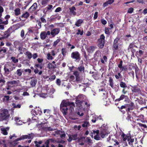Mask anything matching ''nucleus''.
I'll return each mask as SVG.
<instances>
[{
  "mask_svg": "<svg viewBox=\"0 0 147 147\" xmlns=\"http://www.w3.org/2000/svg\"><path fill=\"white\" fill-rule=\"evenodd\" d=\"M75 104L73 102H62L60 105V109L61 111H64L65 109L67 107H69V110L71 111L74 110L75 107Z\"/></svg>",
  "mask_w": 147,
  "mask_h": 147,
  "instance_id": "1",
  "label": "nucleus"
},
{
  "mask_svg": "<svg viewBox=\"0 0 147 147\" xmlns=\"http://www.w3.org/2000/svg\"><path fill=\"white\" fill-rule=\"evenodd\" d=\"M105 36L103 34H101L100 38L98 40L97 46L100 49H102L104 47L105 44Z\"/></svg>",
  "mask_w": 147,
  "mask_h": 147,
  "instance_id": "2",
  "label": "nucleus"
},
{
  "mask_svg": "<svg viewBox=\"0 0 147 147\" xmlns=\"http://www.w3.org/2000/svg\"><path fill=\"white\" fill-rule=\"evenodd\" d=\"M8 112L7 109L1 110L0 111V121L6 120L8 116Z\"/></svg>",
  "mask_w": 147,
  "mask_h": 147,
  "instance_id": "3",
  "label": "nucleus"
},
{
  "mask_svg": "<svg viewBox=\"0 0 147 147\" xmlns=\"http://www.w3.org/2000/svg\"><path fill=\"white\" fill-rule=\"evenodd\" d=\"M71 57L73 59L79 62L81 59L80 54L78 51H75L71 53Z\"/></svg>",
  "mask_w": 147,
  "mask_h": 147,
  "instance_id": "4",
  "label": "nucleus"
},
{
  "mask_svg": "<svg viewBox=\"0 0 147 147\" xmlns=\"http://www.w3.org/2000/svg\"><path fill=\"white\" fill-rule=\"evenodd\" d=\"M34 137V134L32 133L28 134V135H22L20 138H17V140L18 141H19L26 139H32Z\"/></svg>",
  "mask_w": 147,
  "mask_h": 147,
  "instance_id": "5",
  "label": "nucleus"
},
{
  "mask_svg": "<svg viewBox=\"0 0 147 147\" xmlns=\"http://www.w3.org/2000/svg\"><path fill=\"white\" fill-rule=\"evenodd\" d=\"M131 90L133 93L141 94L142 91L138 85L131 86Z\"/></svg>",
  "mask_w": 147,
  "mask_h": 147,
  "instance_id": "6",
  "label": "nucleus"
},
{
  "mask_svg": "<svg viewBox=\"0 0 147 147\" xmlns=\"http://www.w3.org/2000/svg\"><path fill=\"white\" fill-rule=\"evenodd\" d=\"M125 105L126 106V107H128V108L126 109V111L127 112H129L130 111L134 110L135 108V106L134 103L132 102H131L129 104Z\"/></svg>",
  "mask_w": 147,
  "mask_h": 147,
  "instance_id": "7",
  "label": "nucleus"
},
{
  "mask_svg": "<svg viewBox=\"0 0 147 147\" xmlns=\"http://www.w3.org/2000/svg\"><path fill=\"white\" fill-rule=\"evenodd\" d=\"M10 65V64H7L4 66V69L5 71V73L8 75L9 74L10 72L12 71L13 69H15V67H14L12 68H9L8 66H9Z\"/></svg>",
  "mask_w": 147,
  "mask_h": 147,
  "instance_id": "8",
  "label": "nucleus"
},
{
  "mask_svg": "<svg viewBox=\"0 0 147 147\" xmlns=\"http://www.w3.org/2000/svg\"><path fill=\"white\" fill-rule=\"evenodd\" d=\"M121 136L124 141H125L127 140L128 141H129L130 139L131 138V135L130 134H127L126 135H125V134L123 133Z\"/></svg>",
  "mask_w": 147,
  "mask_h": 147,
  "instance_id": "9",
  "label": "nucleus"
},
{
  "mask_svg": "<svg viewBox=\"0 0 147 147\" xmlns=\"http://www.w3.org/2000/svg\"><path fill=\"white\" fill-rule=\"evenodd\" d=\"M56 134L60 135V137L61 138H65L66 134L63 131H61L60 130H58L55 132Z\"/></svg>",
  "mask_w": 147,
  "mask_h": 147,
  "instance_id": "10",
  "label": "nucleus"
},
{
  "mask_svg": "<svg viewBox=\"0 0 147 147\" xmlns=\"http://www.w3.org/2000/svg\"><path fill=\"white\" fill-rule=\"evenodd\" d=\"M60 32V30L59 29L55 28L53 29L51 31V35L53 37H54L55 36L59 34Z\"/></svg>",
  "mask_w": 147,
  "mask_h": 147,
  "instance_id": "11",
  "label": "nucleus"
},
{
  "mask_svg": "<svg viewBox=\"0 0 147 147\" xmlns=\"http://www.w3.org/2000/svg\"><path fill=\"white\" fill-rule=\"evenodd\" d=\"M43 59H42L38 58L37 59V61L39 63L37 64V68H40V69L42 68L43 65L42 64V62Z\"/></svg>",
  "mask_w": 147,
  "mask_h": 147,
  "instance_id": "12",
  "label": "nucleus"
},
{
  "mask_svg": "<svg viewBox=\"0 0 147 147\" xmlns=\"http://www.w3.org/2000/svg\"><path fill=\"white\" fill-rule=\"evenodd\" d=\"M117 108L119 109V110L120 111L122 114H124L126 112V106L125 105H122L121 107H118Z\"/></svg>",
  "mask_w": 147,
  "mask_h": 147,
  "instance_id": "13",
  "label": "nucleus"
},
{
  "mask_svg": "<svg viewBox=\"0 0 147 147\" xmlns=\"http://www.w3.org/2000/svg\"><path fill=\"white\" fill-rule=\"evenodd\" d=\"M9 129V127H3L1 128V133L4 135H7L8 134L7 131Z\"/></svg>",
  "mask_w": 147,
  "mask_h": 147,
  "instance_id": "14",
  "label": "nucleus"
},
{
  "mask_svg": "<svg viewBox=\"0 0 147 147\" xmlns=\"http://www.w3.org/2000/svg\"><path fill=\"white\" fill-rule=\"evenodd\" d=\"M37 8V4L36 3H34L33 5L29 8V10L31 12L33 13L34 11V13L36 12V10Z\"/></svg>",
  "mask_w": 147,
  "mask_h": 147,
  "instance_id": "15",
  "label": "nucleus"
},
{
  "mask_svg": "<svg viewBox=\"0 0 147 147\" xmlns=\"http://www.w3.org/2000/svg\"><path fill=\"white\" fill-rule=\"evenodd\" d=\"M129 98V97L127 95H125L124 94H122L120 96V97L119 98L116 99L115 100V101H120L121 100H123L124 99H128Z\"/></svg>",
  "mask_w": 147,
  "mask_h": 147,
  "instance_id": "16",
  "label": "nucleus"
},
{
  "mask_svg": "<svg viewBox=\"0 0 147 147\" xmlns=\"http://www.w3.org/2000/svg\"><path fill=\"white\" fill-rule=\"evenodd\" d=\"M17 83V82L15 80L9 82L7 84L8 87H14L16 86Z\"/></svg>",
  "mask_w": 147,
  "mask_h": 147,
  "instance_id": "17",
  "label": "nucleus"
},
{
  "mask_svg": "<svg viewBox=\"0 0 147 147\" xmlns=\"http://www.w3.org/2000/svg\"><path fill=\"white\" fill-rule=\"evenodd\" d=\"M83 22V20L81 19H78L76 22L75 25L77 27H80L82 25Z\"/></svg>",
  "mask_w": 147,
  "mask_h": 147,
  "instance_id": "18",
  "label": "nucleus"
},
{
  "mask_svg": "<svg viewBox=\"0 0 147 147\" xmlns=\"http://www.w3.org/2000/svg\"><path fill=\"white\" fill-rule=\"evenodd\" d=\"M132 67L133 68L134 67L135 68L136 77L137 78H138V75H140V73L139 69L137 66L136 67H135V66H132Z\"/></svg>",
  "mask_w": 147,
  "mask_h": 147,
  "instance_id": "19",
  "label": "nucleus"
},
{
  "mask_svg": "<svg viewBox=\"0 0 147 147\" xmlns=\"http://www.w3.org/2000/svg\"><path fill=\"white\" fill-rule=\"evenodd\" d=\"M47 68L50 69H55L56 67V64L53 65L51 63H49L47 65Z\"/></svg>",
  "mask_w": 147,
  "mask_h": 147,
  "instance_id": "20",
  "label": "nucleus"
},
{
  "mask_svg": "<svg viewBox=\"0 0 147 147\" xmlns=\"http://www.w3.org/2000/svg\"><path fill=\"white\" fill-rule=\"evenodd\" d=\"M69 9L71 13L74 16H75L76 14V12L75 11L76 10L75 7L73 6L70 8Z\"/></svg>",
  "mask_w": 147,
  "mask_h": 147,
  "instance_id": "21",
  "label": "nucleus"
},
{
  "mask_svg": "<svg viewBox=\"0 0 147 147\" xmlns=\"http://www.w3.org/2000/svg\"><path fill=\"white\" fill-rule=\"evenodd\" d=\"M119 44L113 43V50L114 51L119 50Z\"/></svg>",
  "mask_w": 147,
  "mask_h": 147,
  "instance_id": "22",
  "label": "nucleus"
},
{
  "mask_svg": "<svg viewBox=\"0 0 147 147\" xmlns=\"http://www.w3.org/2000/svg\"><path fill=\"white\" fill-rule=\"evenodd\" d=\"M84 67L82 65L78 67L77 68V69L81 73L84 72Z\"/></svg>",
  "mask_w": 147,
  "mask_h": 147,
  "instance_id": "23",
  "label": "nucleus"
},
{
  "mask_svg": "<svg viewBox=\"0 0 147 147\" xmlns=\"http://www.w3.org/2000/svg\"><path fill=\"white\" fill-rule=\"evenodd\" d=\"M40 36L41 39L43 40L45 39L47 36L46 32L45 31L42 32L40 34Z\"/></svg>",
  "mask_w": 147,
  "mask_h": 147,
  "instance_id": "24",
  "label": "nucleus"
},
{
  "mask_svg": "<svg viewBox=\"0 0 147 147\" xmlns=\"http://www.w3.org/2000/svg\"><path fill=\"white\" fill-rule=\"evenodd\" d=\"M109 79L110 86L111 88H113V80L111 77H109Z\"/></svg>",
  "mask_w": 147,
  "mask_h": 147,
  "instance_id": "25",
  "label": "nucleus"
},
{
  "mask_svg": "<svg viewBox=\"0 0 147 147\" xmlns=\"http://www.w3.org/2000/svg\"><path fill=\"white\" fill-rule=\"evenodd\" d=\"M120 86L121 87L124 88H126L127 87V86L126 83L122 81H121L120 82Z\"/></svg>",
  "mask_w": 147,
  "mask_h": 147,
  "instance_id": "26",
  "label": "nucleus"
},
{
  "mask_svg": "<svg viewBox=\"0 0 147 147\" xmlns=\"http://www.w3.org/2000/svg\"><path fill=\"white\" fill-rule=\"evenodd\" d=\"M90 125V123L86 121H84L82 125V126L83 127H86Z\"/></svg>",
  "mask_w": 147,
  "mask_h": 147,
  "instance_id": "27",
  "label": "nucleus"
},
{
  "mask_svg": "<svg viewBox=\"0 0 147 147\" xmlns=\"http://www.w3.org/2000/svg\"><path fill=\"white\" fill-rule=\"evenodd\" d=\"M139 125L141 127V129L143 130L144 129L147 128V126L145 124H143L141 123H138L137 124Z\"/></svg>",
  "mask_w": 147,
  "mask_h": 147,
  "instance_id": "28",
  "label": "nucleus"
},
{
  "mask_svg": "<svg viewBox=\"0 0 147 147\" xmlns=\"http://www.w3.org/2000/svg\"><path fill=\"white\" fill-rule=\"evenodd\" d=\"M106 132L105 130H102L100 132V136L102 138H104L106 134Z\"/></svg>",
  "mask_w": 147,
  "mask_h": 147,
  "instance_id": "29",
  "label": "nucleus"
},
{
  "mask_svg": "<svg viewBox=\"0 0 147 147\" xmlns=\"http://www.w3.org/2000/svg\"><path fill=\"white\" fill-rule=\"evenodd\" d=\"M73 140H76L77 139L80 140L79 138L78 137V135L77 134H74L71 135Z\"/></svg>",
  "mask_w": 147,
  "mask_h": 147,
  "instance_id": "30",
  "label": "nucleus"
},
{
  "mask_svg": "<svg viewBox=\"0 0 147 147\" xmlns=\"http://www.w3.org/2000/svg\"><path fill=\"white\" fill-rule=\"evenodd\" d=\"M134 47H137V46H136L134 45V43L133 42L130 44L128 48V49L129 50V49H131Z\"/></svg>",
  "mask_w": 147,
  "mask_h": 147,
  "instance_id": "31",
  "label": "nucleus"
},
{
  "mask_svg": "<svg viewBox=\"0 0 147 147\" xmlns=\"http://www.w3.org/2000/svg\"><path fill=\"white\" fill-rule=\"evenodd\" d=\"M37 95L39 96L40 97H42L45 98L47 96V94L46 93H43L42 92L41 93H37Z\"/></svg>",
  "mask_w": 147,
  "mask_h": 147,
  "instance_id": "32",
  "label": "nucleus"
},
{
  "mask_svg": "<svg viewBox=\"0 0 147 147\" xmlns=\"http://www.w3.org/2000/svg\"><path fill=\"white\" fill-rule=\"evenodd\" d=\"M61 40L60 38H58L55 41L53 42V46L54 47H55L59 42L61 41Z\"/></svg>",
  "mask_w": 147,
  "mask_h": 147,
  "instance_id": "33",
  "label": "nucleus"
},
{
  "mask_svg": "<svg viewBox=\"0 0 147 147\" xmlns=\"http://www.w3.org/2000/svg\"><path fill=\"white\" fill-rule=\"evenodd\" d=\"M22 70L20 69H17L16 72L18 76H20L22 75Z\"/></svg>",
  "mask_w": 147,
  "mask_h": 147,
  "instance_id": "34",
  "label": "nucleus"
},
{
  "mask_svg": "<svg viewBox=\"0 0 147 147\" xmlns=\"http://www.w3.org/2000/svg\"><path fill=\"white\" fill-rule=\"evenodd\" d=\"M29 16V13L26 12L24 13L21 16L22 18H27Z\"/></svg>",
  "mask_w": 147,
  "mask_h": 147,
  "instance_id": "35",
  "label": "nucleus"
},
{
  "mask_svg": "<svg viewBox=\"0 0 147 147\" xmlns=\"http://www.w3.org/2000/svg\"><path fill=\"white\" fill-rule=\"evenodd\" d=\"M111 29L109 28L105 27V33L106 34L109 35L110 34V31Z\"/></svg>",
  "mask_w": 147,
  "mask_h": 147,
  "instance_id": "36",
  "label": "nucleus"
},
{
  "mask_svg": "<svg viewBox=\"0 0 147 147\" xmlns=\"http://www.w3.org/2000/svg\"><path fill=\"white\" fill-rule=\"evenodd\" d=\"M127 116L126 117V119L128 121H131V115L129 114V112H127Z\"/></svg>",
  "mask_w": 147,
  "mask_h": 147,
  "instance_id": "37",
  "label": "nucleus"
},
{
  "mask_svg": "<svg viewBox=\"0 0 147 147\" xmlns=\"http://www.w3.org/2000/svg\"><path fill=\"white\" fill-rule=\"evenodd\" d=\"M61 52L63 56L65 57L66 55L67 51L65 49L63 48L61 50Z\"/></svg>",
  "mask_w": 147,
  "mask_h": 147,
  "instance_id": "38",
  "label": "nucleus"
},
{
  "mask_svg": "<svg viewBox=\"0 0 147 147\" xmlns=\"http://www.w3.org/2000/svg\"><path fill=\"white\" fill-rule=\"evenodd\" d=\"M11 59L12 60V61L14 63H17L18 61V59H16L15 57H12Z\"/></svg>",
  "mask_w": 147,
  "mask_h": 147,
  "instance_id": "39",
  "label": "nucleus"
},
{
  "mask_svg": "<svg viewBox=\"0 0 147 147\" xmlns=\"http://www.w3.org/2000/svg\"><path fill=\"white\" fill-rule=\"evenodd\" d=\"M12 105L13 106V108H20L21 107V105H20L18 104L16 105L15 103H12Z\"/></svg>",
  "mask_w": 147,
  "mask_h": 147,
  "instance_id": "40",
  "label": "nucleus"
},
{
  "mask_svg": "<svg viewBox=\"0 0 147 147\" xmlns=\"http://www.w3.org/2000/svg\"><path fill=\"white\" fill-rule=\"evenodd\" d=\"M123 62L122 60H121L118 65V67L120 69V70L122 68Z\"/></svg>",
  "mask_w": 147,
  "mask_h": 147,
  "instance_id": "41",
  "label": "nucleus"
},
{
  "mask_svg": "<svg viewBox=\"0 0 147 147\" xmlns=\"http://www.w3.org/2000/svg\"><path fill=\"white\" fill-rule=\"evenodd\" d=\"M120 39V38L119 37H117L114 40L113 43L119 44L118 41Z\"/></svg>",
  "mask_w": 147,
  "mask_h": 147,
  "instance_id": "42",
  "label": "nucleus"
},
{
  "mask_svg": "<svg viewBox=\"0 0 147 147\" xmlns=\"http://www.w3.org/2000/svg\"><path fill=\"white\" fill-rule=\"evenodd\" d=\"M45 9L47 10H50L51 9H53V6L51 5H49L47 6Z\"/></svg>",
  "mask_w": 147,
  "mask_h": 147,
  "instance_id": "43",
  "label": "nucleus"
},
{
  "mask_svg": "<svg viewBox=\"0 0 147 147\" xmlns=\"http://www.w3.org/2000/svg\"><path fill=\"white\" fill-rule=\"evenodd\" d=\"M136 53L139 56H140L143 54L144 51L141 50H139V51H137Z\"/></svg>",
  "mask_w": 147,
  "mask_h": 147,
  "instance_id": "44",
  "label": "nucleus"
},
{
  "mask_svg": "<svg viewBox=\"0 0 147 147\" xmlns=\"http://www.w3.org/2000/svg\"><path fill=\"white\" fill-rule=\"evenodd\" d=\"M8 23V20H6L5 21L3 22L2 20L0 18V24H3L5 25H7Z\"/></svg>",
  "mask_w": 147,
  "mask_h": 147,
  "instance_id": "45",
  "label": "nucleus"
},
{
  "mask_svg": "<svg viewBox=\"0 0 147 147\" xmlns=\"http://www.w3.org/2000/svg\"><path fill=\"white\" fill-rule=\"evenodd\" d=\"M53 59V58L51 56V54L49 53H48L47 54V59L49 60H52Z\"/></svg>",
  "mask_w": 147,
  "mask_h": 147,
  "instance_id": "46",
  "label": "nucleus"
},
{
  "mask_svg": "<svg viewBox=\"0 0 147 147\" xmlns=\"http://www.w3.org/2000/svg\"><path fill=\"white\" fill-rule=\"evenodd\" d=\"M84 33V31L83 30L81 31L80 29H78V32L76 33L77 35L80 34V35H82Z\"/></svg>",
  "mask_w": 147,
  "mask_h": 147,
  "instance_id": "47",
  "label": "nucleus"
},
{
  "mask_svg": "<svg viewBox=\"0 0 147 147\" xmlns=\"http://www.w3.org/2000/svg\"><path fill=\"white\" fill-rule=\"evenodd\" d=\"M15 14L16 15L18 16L20 13V10L19 9H17L15 10Z\"/></svg>",
  "mask_w": 147,
  "mask_h": 147,
  "instance_id": "48",
  "label": "nucleus"
},
{
  "mask_svg": "<svg viewBox=\"0 0 147 147\" xmlns=\"http://www.w3.org/2000/svg\"><path fill=\"white\" fill-rule=\"evenodd\" d=\"M128 74L131 76L133 78H134V73L133 71H131L128 73Z\"/></svg>",
  "mask_w": 147,
  "mask_h": 147,
  "instance_id": "49",
  "label": "nucleus"
},
{
  "mask_svg": "<svg viewBox=\"0 0 147 147\" xmlns=\"http://www.w3.org/2000/svg\"><path fill=\"white\" fill-rule=\"evenodd\" d=\"M50 0H42L41 4L42 5H45L47 4Z\"/></svg>",
  "mask_w": 147,
  "mask_h": 147,
  "instance_id": "50",
  "label": "nucleus"
},
{
  "mask_svg": "<svg viewBox=\"0 0 147 147\" xmlns=\"http://www.w3.org/2000/svg\"><path fill=\"white\" fill-rule=\"evenodd\" d=\"M68 137L69 138L67 139V140L68 142H71L72 140H73L71 135H69Z\"/></svg>",
  "mask_w": 147,
  "mask_h": 147,
  "instance_id": "51",
  "label": "nucleus"
},
{
  "mask_svg": "<svg viewBox=\"0 0 147 147\" xmlns=\"http://www.w3.org/2000/svg\"><path fill=\"white\" fill-rule=\"evenodd\" d=\"M24 31L23 30H22L21 31V32L20 36L22 38H25V37H24Z\"/></svg>",
  "mask_w": 147,
  "mask_h": 147,
  "instance_id": "52",
  "label": "nucleus"
},
{
  "mask_svg": "<svg viewBox=\"0 0 147 147\" xmlns=\"http://www.w3.org/2000/svg\"><path fill=\"white\" fill-rule=\"evenodd\" d=\"M56 76L55 75H52L49 78V80L51 81L54 80L56 78Z\"/></svg>",
  "mask_w": 147,
  "mask_h": 147,
  "instance_id": "53",
  "label": "nucleus"
},
{
  "mask_svg": "<svg viewBox=\"0 0 147 147\" xmlns=\"http://www.w3.org/2000/svg\"><path fill=\"white\" fill-rule=\"evenodd\" d=\"M26 55L28 57V58L29 59H30L32 57V55L29 52H27L26 53Z\"/></svg>",
  "mask_w": 147,
  "mask_h": 147,
  "instance_id": "54",
  "label": "nucleus"
},
{
  "mask_svg": "<svg viewBox=\"0 0 147 147\" xmlns=\"http://www.w3.org/2000/svg\"><path fill=\"white\" fill-rule=\"evenodd\" d=\"M101 22L103 25H105L107 24V21L104 19H102L101 20Z\"/></svg>",
  "mask_w": 147,
  "mask_h": 147,
  "instance_id": "55",
  "label": "nucleus"
},
{
  "mask_svg": "<svg viewBox=\"0 0 147 147\" xmlns=\"http://www.w3.org/2000/svg\"><path fill=\"white\" fill-rule=\"evenodd\" d=\"M5 82V81L3 79H1L0 80V85L1 86H2L3 85Z\"/></svg>",
  "mask_w": 147,
  "mask_h": 147,
  "instance_id": "56",
  "label": "nucleus"
},
{
  "mask_svg": "<svg viewBox=\"0 0 147 147\" xmlns=\"http://www.w3.org/2000/svg\"><path fill=\"white\" fill-rule=\"evenodd\" d=\"M3 9L2 7L0 6V18L2 15V13L3 11Z\"/></svg>",
  "mask_w": 147,
  "mask_h": 147,
  "instance_id": "57",
  "label": "nucleus"
},
{
  "mask_svg": "<svg viewBox=\"0 0 147 147\" xmlns=\"http://www.w3.org/2000/svg\"><path fill=\"white\" fill-rule=\"evenodd\" d=\"M134 10V9L132 7L128 9L127 13H131L133 12Z\"/></svg>",
  "mask_w": 147,
  "mask_h": 147,
  "instance_id": "58",
  "label": "nucleus"
},
{
  "mask_svg": "<svg viewBox=\"0 0 147 147\" xmlns=\"http://www.w3.org/2000/svg\"><path fill=\"white\" fill-rule=\"evenodd\" d=\"M3 51V53H5L6 52L7 50L6 49V48L5 47H3V49H1L0 50V53H1V52Z\"/></svg>",
  "mask_w": 147,
  "mask_h": 147,
  "instance_id": "59",
  "label": "nucleus"
},
{
  "mask_svg": "<svg viewBox=\"0 0 147 147\" xmlns=\"http://www.w3.org/2000/svg\"><path fill=\"white\" fill-rule=\"evenodd\" d=\"M56 84L57 85L60 86L61 84V81L59 79L57 80Z\"/></svg>",
  "mask_w": 147,
  "mask_h": 147,
  "instance_id": "60",
  "label": "nucleus"
},
{
  "mask_svg": "<svg viewBox=\"0 0 147 147\" xmlns=\"http://www.w3.org/2000/svg\"><path fill=\"white\" fill-rule=\"evenodd\" d=\"M127 67H126L125 66H123V67L122 68H121V69L120 70L121 71V72L122 71H127Z\"/></svg>",
  "mask_w": 147,
  "mask_h": 147,
  "instance_id": "61",
  "label": "nucleus"
},
{
  "mask_svg": "<svg viewBox=\"0 0 147 147\" xmlns=\"http://www.w3.org/2000/svg\"><path fill=\"white\" fill-rule=\"evenodd\" d=\"M61 7H59L56 9L55 11V12H59L61 11Z\"/></svg>",
  "mask_w": 147,
  "mask_h": 147,
  "instance_id": "62",
  "label": "nucleus"
},
{
  "mask_svg": "<svg viewBox=\"0 0 147 147\" xmlns=\"http://www.w3.org/2000/svg\"><path fill=\"white\" fill-rule=\"evenodd\" d=\"M73 74L75 76H79L80 74L78 71H75L74 72Z\"/></svg>",
  "mask_w": 147,
  "mask_h": 147,
  "instance_id": "63",
  "label": "nucleus"
},
{
  "mask_svg": "<svg viewBox=\"0 0 147 147\" xmlns=\"http://www.w3.org/2000/svg\"><path fill=\"white\" fill-rule=\"evenodd\" d=\"M9 96H5L3 98L4 100L8 101L9 100Z\"/></svg>",
  "mask_w": 147,
  "mask_h": 147,
  "instance_id": "64",
  "label": "nucleus"
}]
</instances>
